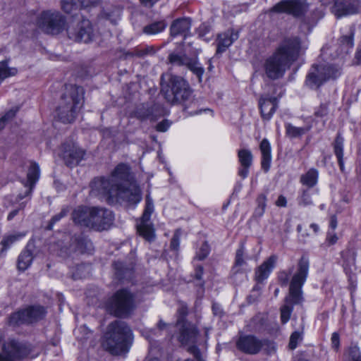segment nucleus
I'll use <instances>...</instances> for the list:
<instances>
[{"label": "nucleus", "mask_w": 361, "mask_h": 361, "mask_svg": "<svg viewBox=\"0 0 361 361\" xmlns=\"http://www.w3.org/2000/svg\"><path fill=\"white\" fill-rule=\"evenodd\" d=\"M92 195L104 196L109 204L124 201L137 204L142 200L141 190L137 184L132 181L130 168L119 164L108 178H97L91 183Z\"/></svg>", "instance_id": "obj_1"}, {"label": "nucleus", "mask_w": 361, "mask_h": 361, "mask_svg": "<svg viewBox=\"0 0 361 361\" xmlns=\"http://www.w3.org/2000/svg\"><path fill=\"white\" fill-rule=\"evenodd\" d=\"M307 44L298 36L286 37L274 53L264 61L263 68L266 76L271 80L282 78L286 71L296 61Z\"/></svg>", "instance_id": "obj_2"}, {"label": "nucleus", "mask_w": 361, "mask_h": 361, "mask_svg": "<svg viewBox=\"0 0 361 361\" xmlns=\"http://www.w3.org/2000/svg\"><path fill=\"white\" fill-rule=\"evenodd\" d=\"M308 271L309 261L305 257H302L298 262L297 271L290 280L285 303L281 307V321L283 324L290 319L293 305H300L303 301L302 288L307 279Z\"/></svg>", "instance_id": "obj_3"}, {"label": "nucleus", "mask_w": 361, "mask_h": 361, "mask_svg": "<svg viewBox=\"0 0 361 361\" xmlns=\"http://www.w3.org/2000/svg\"><path fill=\"white\" fill-rule=\"evenodd\" d=\"M133 340V334L128 325L123 321L111 322L104 336L102 346L114 355H122L128 353Z\"/></svg>", "instance_id": "obj_4"}, {"label": "nucleus", "mask_w": 361, "mask_h": 361, "mask_svg": "<svg viewBox=\"0 0 361 361\" xmlns=\"http://www.w3.org/2000/svg\"><path fill=\"white\" fill-rule=\"evenodd\" d=\"M85 91L80 86L69 85L66 87L60 104L56 109L57 116L63 123H72L84 104Z\"/></svg>", "instance_id": "obj_5"}, {"label": "nucleus", "mask_w": 361, "mask_h": 361, "mask_svg": "<svg viewBox=\"0 0 361 361\" xmlns=\"http://www.w3.org/2000/svg\"><path fill=\"white\" fill-rule=\"evenodd\" d=\"M105 307L116 317H128L136 307V295L129 288H120L106 300Z\"/></svg>", "instance_id": "obj_6"}, {"label": "nucleus", "mask_w": 361, "mask_h": 361, "mask_svg": "<svg viewBox=\"0 0 361 361\" xmlns=\"http://www.w3.org/2000/svg\"><path fill=\"white\" fill-rule=\"evenodd\" d=\"M161 92L165 99L172 104L188 100L192 92L188 82L175 75H171L167 81L161 82Z\"/></svg>", "instance_id": "obj_7"}, {"label": "nucleus", "mask_w": 361, "mask_h": 361, "mask_svg": "<svg viewBox=\"0 0 361 361\" xmlns=\"http://www.w3.org/2000/svg\"><path fill=\"white\" fill-rule=\"evenodd\" d=\"M341 74V68L333 64L313 65L307 75L306 85L317 88L329 79H336Z\"/></svg>", "instance_id": "obj_8"}, {"label": "nucleus", "mask_w": 361, "mask_h": 361, "mask_svg": "<svg viewBox=\"0 0 361 361\" xmlns=\"http://www.w3.org/2000/svg\"><path fill=\"white\" fill-rule=\"evenodd\" d=\"M68 37L75 42L89 43L93 41L97 31L86 18L71 22L66 29Z\"/></svg>", "instance_id": "obj_9"}, {"label": "nucleus", "mask_w": 361, "mask_h": 361, "mask_svg": "<svg viewBox=\"0 0 361 361\" xmlns=\"http://www.w3.org/2000/svg\"><path fill=\"white\" fill-rule=\"evenodd\" d=\"M37 24L44 32L56 35L64 29L66 19L58 11H44L37 20Z\"/></svg>", "instance_id": "obj_10"}, {"label": "nucleus", "mask_w": 361, "mask_h": 361, "mask_svg": "<svg viewBox=\"0 0 361 361\" xmlns=\"http://www.w3.org/2000/svg\"><path fill=\"white\" fill-rule=\"evenodd\" d=\"M45 314L46 310L44 307L31 306L11 314L8 318V324L13 326L31 324L42 319Z\"/></svg>", "instance_id": "obj_11"}, {"label": "nucleus", "mask_w": 361, "mask_h": 361, "mask_svg": "<svg viewBox=\"0 0 361 361\" xmlns=\"http://www.w3.org/2000/svg\"><path fill=\"white\" fill-rule=\"evenodd\" d=\"M309 4L306 0H281L269 10V13H286L295 18L303 16L308 11Z\"/></svg>", "instance_id": "obj_12"}, {"label": "nucleus", "mask_w": 361, "mask_h": 361, "mask_svg": "<svg viewBox=\"0 0 361 361\" xmlns=\"http://www.w3.org/2000/svg\"><path fill=\"white\" fill-rule=\"evenodd\" d=\"M154 212L152 199L147 195L146 196V205L144 212L140 218V223L137 224L139 234L147 241H152L155 238L154 229L150 222V217Z\"/></svg>", "instance_id": "obj_13"}, {"label": "nucleus", "mask_w": 361, "mask_h": 361, "mask_svg": "<svg viewBox=\"0 0 361 361\" xmlns=\"http://www.w3.org/2000/svg\"><path fill=\"white\" fill-rule=\"evenodd\" d=\"M170 63L176 66H184L195 75L199 82L202 81L204 69L200 63L197 56L189 57L186 54L172 53L168 57Z\"/></svg>", "instance_id": "obj_14"}, {"label": "nucleus", "mask_w": 361, "mask_h": 361, "mask_svg": "<svg viewBox=\"0 0 361 361\" xmlns=\"http://www.w3.org/2000/svg\"><path fill=\"white\" fill-rule=\"evenodd\" d=\"M236 348L241 352L255 355L258 353L264 345H269L270 341L267 339H259L252 335H241L236 341Z\"/></svg>", "instance_id": "obj_15"}, {"label": "nucleus", "mask_w": 361, "mask_h": 361, "mask_svg": "<svg viewBox=\"0 0 361 361\" xmlns=\"http://www.w3.org/2000/svg\"><path fill=\"white\" fill-rule=\"evenodd\" d=\"M114 221L112 212L102 207H91V228L96 231L107 230Z\"/></svg>", "instance_id": "obj_16"}, {"label": "nucleus", "mask_w": 361, "mask_h": 361, "mask_svg": "<svg viewBox=\"0 0 361 361\" xmlns=\"http://www.w3.org/2000/svg\"><path fill=\"white\" fill-rule=\"evenodd\" d=\"M361 11L360 0H335L331 12L339 18L343 16L356 14Z\"/></svg>", "instance_id": "obj_17"}, {"label": "nucleus", "mask_w": 361, "mask_h": 361, "mask_svg": "<svg viewBox=\"0 0 361 361\" xmlns=\"http://www.w3.org/2000/svg\"><path fill=\"white\" fill-rule=\"evenodd\" d=\"M279 106V98L263 94L259 99L261 116L264 120L269 121Z\"/></svg>", "instance_id": "obj_18"}, {"label": "nucleus", "mask_w": 361, "mask_h": 361, "mask_svg": "<svg viewBox=\"0 0 361 361\" xmlns=\"http://www.w3.org/2000/svg\"><path fill=\"white\" fill-rule=\"evenodd\" d=\"M176 326L179 329L178 341L182 344L195 342L198 331L192 324L186 320L178 319Z\"/></svg>", "instance_id": "obj_19"}, {"label": "nucleus", "mask_w": 361, "mask_h": 361, "mask_svg": "<svg viewBox=\"0 0 361 361\" xmlns=\"http://www.w3.org/2000/svg\"><path fill=\"white\" fill-rule=\"evenodd\" d=\"M85 151L77 145H64L63 151V159L66 166L73 167L79 164L83 159Z\"/></svg>", "instance_id": "obj_20"}, {"label": "nucleus", "mask_w": 361, "mask_h": 361, "mask_svg": "<svg viewBox=\"0 0 361 361\" xmlns=\"http://www.w3.org/2000/svg\"><path fill=\"white\" fill-rule=\"evenodd\" d=\"M276 260L277 257L271 255L256 269L255 277L258 283H262L268 278L275 267Z\"/></svg>", "instance_id": "obj_21"}, {"label": "nucleus", "mask_w": 361, "mask_h": 361, "mask_svg": "<svg viewBox=\"0 0 361 361\" xmlns=\"http://www.w3.org/2000/svg\"><path fill=\"white\" fill-rule=\"evenodd\" d=\"M238 32L234 30H228L219 34L217 38L216 53L221 54L228 48L234 41L238 38Z\"/></svg>", "instance_id": "obj_22"}, {"label": "nucleus", "mask_w": 361, "mask_h": 361, "mask_svg": "<svg viewBox=\"0 0 361 361\" xmlns=\"http://www.w3.org/2000/svg\"><path fill=\"white\" fill-rule=\"evenodd\" d=\"M72 219L75 224H79L81 226L90 228L91 208L78 207L73 210L72 213Z\"/></svg>", "instance_id": "obj_23"}, {"label": "nucleus", "mask_w": 361, "mask_h": 361, "mask_svg": "<svg viewBox=\"0 0 361 361\" xmlns=\"http://www.w3.org/2000/svg\"><path fill=\"white\" fill-rule=\"evenodd\" d=\"M191 21L188 18H182L175 20L170 27L171 35L176 37L182 35L185 37L190 32Z\"/></svg>", "instance_id": "obj_24"}, {"label": "nucleus", "mask_w": 361, "mask_h": 361, "mask_svg": "<svg viewBox=\"0 0 361 361\" xmlns=\"http://www.w3.org/2000/svg\"><path fill=\"white\" fill-rule=\"evenodd\" d=\"M259 149L262 154L261 166L265 172H267L271 162V145L267 139L264 138L262 140Z\"/></svg>", "instance_id": "obj_25"}, {"label": "nucleus", "mask_w": 361, "mask_h": 361, "mask_svg": "<svg viewBox=\"0 0 361 361\" xmlns=\"http://www.w3.org/2000/svg\"><path fill=\"white\" fill-rule=\"evenodd\" d=\"M319 171L316 169H310L300 176V183L308 188H313L317 184Z\"/></svg>", "instance_id": "obj_26"}, {"label": "nucleus", "mask_w": 361, "mask_h": 361, "mask_svg": "<svg viewBox=\"0 0 361 361\" xmlns=\"http://www.w3.org/2000/svg\"><path fill=\"white\" fill-rule=\"evenodd\" d=\"M33 255L30 250L25 249L21 252L17 261V267L20 271H25L31 265Z\"/></svg>", "instance_id": "obj_27"}, {"label": "nucleus", "mask_w": 361, "mask_h": 361, "mask_svg": "<svg viewBox=\"0 0 361 361\" xmlns=\"http://www.w3.org/2000/svg\"><path fill=\"white\" fill-rule=\"evenodd\" d=\"M343 142L344 139L341 135L340 133H338L335 142L334 143V154L338 159V162L341 169L343 171L344 168V162H343Z\"/></svg>", "instance_id": "obj_28"}, {"label": "nucleus", "mask_w": 361, "mask_h": 361, "mask_svg": "<svg viewBox=\"0 0 361 361\" xmlns=\"http://www.w3.org/2000/svg\"><path fill=\"white\" fill-rule=\"evenodd\" d=\"M39 165L35 162H32L27 171V180L23 181V183L35 188V183L39 178Z\"/></svg>", "instance_id": "obj_29"}, {"label": "nucleus", "mask_w": 361, "mask_h": 361, "mask_svg": "<svg viewBox=\"0 0 361 361\" xmlns=\"http://www.w3.org/2000/svg\"><path fill=\"white\" fill-rule=\"evenodd\" d=\"M121 16V9L116 6H110L104 8L102 17L109 20L112 24H116Z\"/></svg>", "instance_id": "obj_30"}, {"label": "nucleus", "mask_w": 361, "mask_h": 361, "mask_svg": "<svg viewBox=\"0 0 361 361\" xmlns=\"http://www.w3.org/2000/svg\"><path fill=\"white\" fill-rule=\"evenodd\" d=\"M166 26L167 23L164 20L156 21L145 25L142 31L145 34L148 35H157L164 31Z\"/></svg>", "instance_id": "obj_31"}, {"label": "nucleus", "mask_w": 361, "mask_h": 361, "mask_svg": "<svg viewBox=\"0 0 361 361\" xmlns=\"http://www.w3.org/2000/svg\"><path fill=\"white\" fill-rule=\"evenodd\" d=\"M116 270L115 274L120 281H129L133 276V271L131 269L124 267L122 262L114 263Z\"/></svg>", "instance_id": "obj_32"}, {"label": "nucleus", "mask_w": 361, "mask_h": 361, "mask_svg": "<svg viewBox=\"0 0 361 361\" xmlns=\"http://www.w3.org/2000/svg\"><path fill=\"white\" fill-rule=\"evenodd\" d=\"M61 6L65 13L73 16L77 15L78 12L82 8L77 0H62Z\"/></svg>", "instance_id": "obj_33"}, {"label": "nucleus", "mask_w": 361, "mask_h": 361, "mask_svg": "<svg viewBox=\"0 0 361 361\" xmlns=\"http://www.w3.org/2000/svg\"><path fill=\"white\" fill-rule=\"evenodd\" d=\"M23 236L24 234L22 233L4 236L0 243V255H4L16 241Z\"/></svg>", "instance_id": "obj_34"}, {"label": "nucleus", "mask_w": 361, "mask_h": 361, "mask_svg": "<svg viewBox=\"0 0 361 361\" xmlns=\"http://www.w3.org/2000/svg\"><path fill=\"white\" fill-rule=\"evenodd\" d=\"M17 73L18 70L16 68L8 66V60L0 61V84L6 78L14 76Z\"/></svg>", "instance_id": "obj_35"}, {"label": "nucleus", "mask_w": 361, "mask_h": 361, "mask_svg": "<svg viewBox=\"0 0 361 361\" xmlns=\"http://www.w3.org/2000/svg\"><path fill=\"white\" fill-rule=\"evenodd\" d=\"M311 128V126L305 127H295L290 123L286 125V130L287 135L292 137L295 138L302 136L308 132Z\"/></svg>", "instance_id": "obj_36"}, {"label": "nucleus", "mask_w": 361, "mask_h": 361, "mask_svg": "<svg viewBox=\"0 0 361 361\" xmlns=\"http://www.w3.org/2000/svg\"><path fill=\"white\" fill-rule=\"evenodd\" d=\"M238 157L240 166L250 167L252 164L253 156L249 149H242L238 152Z\"/></svg>", "instance_id": "obj_37"}, {"label": "nucleus", "mask_w": 361, "mask_h": 361, "mask_svg": "<svg viewBox=\"0 0 361 361\" xmlns=\"http://www.w3.org/2000/svg\"><path fill=\"white\" fill-rule=\"evenodd\" d=\"M353 36L354 30L350 27L349 33L341 37L340 43L344 52L348 53L349 49L353 47Z\"/></svg>", "instance_id": "obj_38"}, {"label": "nucleus", "mask_w": 361, "mask_h": 361, "mask_svg": "<svg viewBox=\"0 0 361 361\" xmlns=\"http://www.w3.org/2000/svg\"><path fill=\"white\" fill-rule=\"evenodd\" d=\"M152 112L150 109L144 105L139 106L137 109L130 113V117H135L140 121H145L149 118Z\"/></svg>", "instance_id": "obj_39"}, {"label": "nucleus", "mask_w": 361, "mask_h": 361, "mask_svg": "<svg viewBox=\"0 0 361 361\" xmlns=\"http://www.w3.org/2000/svg\"><path fill=\"white\" fill-rule=\"evenodd\" d=\"M167 327L168 324L164 323L162 320H160L157 324V328L146 331L145 336L151 343L152 340L157 337L160 334V332Z\"/></svg>", "instance_id": "obj_40"}, {"label": "nucleus", "mask_w": 361, "mask_h": 361, "mask_svg": "<svg viewBox=\"0 0 361 361\" xmlns=\"http://www.w3.org/2000/svg\"><path fill=\"white\" fill-rule=\"evenodd\" d=\"M297 201L298 205L303 207L313 204L310 192L307 189H303L301 191L300 195L297 197Z\"/></svg>", "instance_id": "obj_41"}, {"label": "nucleus", "mask_w": 361, "mask_h": 361, "mask_svg": "<svg viewBox=\"0 0 361 361\" xmlns=\"http://www.w3.org/2000/svg\"><path fill=\"white\" fill-rule=\"evenodd\" d=\"M245 264V245L244 243H241L238 249L235 252V264L233 269H237Z\"/></svg>", "instance_id": "obj_42"}, {"label": "nucleus", "mask_w": 361, "mask_h": 361, "mask_svg": "<svg viewBox=\"0 0 361 361\" xmlns=\"http://www.w3.org/2000/svg\"><path fill=\"white\" fill-rule=\"evenodd\" d=\"M18 111V107H14L8 111L5 115L0 118V131L5 127L6 123L13 119Z\"/></svg>", "instance_id": "obj_43"}, {"label": "nucleus", "mask_w": 361, "mask_h": 361, "mask_svg": "<svg viewBox=\"0 0 361 361\" xmlns=\"http://www.w3.org/2000/svg\"><path fill=\"white\" fill-rule=\"evenodd\" d=\"M329 113V105L327 103L321 104L315 108L314 115L317 118H324Z\"/></svg>", "instance_id": "obj_44"}, {"label": "nucleus", "mask_w": 361, "mask_h": 361, "mask_svg": "<svg viewBox=\"0 0 361 361\" xmlns=\"http://www.w3.org/2000/svg\"><path fill=\"white\" fill-rule=\"evenodd\" d=\"M302 339V335L301 332L299 331H294L290 337V341L288 346L291 350L295 349L298 343L300 342Z\"/></svg>", "instance_id": "obj_45"}, {"label": "nucleus", "mask_w": 361, "mask_h": 361, "mask_svg": "<svg viewBox=\"0 0 361 361\" xmlns=\"http://www.w3.org/2000/svg\"><path fill=\"white\" fill-rule=\"evenodd\" d=\"M68 212H69L68 207H63L61 209V211L60 212V213H59L58 214H56L55 216H54L51 218V219L50 220L49 224V228L51 229L54 224H55L56 222H58L63 217L66 216Z\"/></svg>", "instance_id": "obj_46"}, {"label": "nucleus", "mask_w": 361, "mask_h": 361, "mask_svg": "<svg viewBox=\"0 0 361 361\" xmlns=\"http://www.w3.org/2000/svg\"><path fill=\"white\" fill-rule=\"evenodd\" d=\"M181 235V231L180 229H177L171 240L170 247L173 250H178L180 245V238Z\"/></svg>", "instance_id": "obj_47"}, {"label": "nucleus", "mask_w": 361, "mask_h": 361, "mask_svg": "<svg viewBox=\"0 0 361 361\" xmlns=\"http://www.w3.org/2000/svg\"><path fill=\"white\" fill-rule=\"evenodd\" d=\"M209 245H208L207 243L204 242L202 244L201 247H200V250L197 253V257L200 260H202L207 257V255L209 253Z\"/></svg>", "instance_id": "obj_48"}, {"label": "nucleus", "mask_w": 361, "mask_h": 361, "mask_svg": "<svg viewBox=\"0 0 361 361\" xmlns=\"http://www.w3.org/2000/svg\"><path fill=\"white\" fill-rule=\"evenodd\" d=\"M349 359L350 361H361V355L357 347L354 346L349 349Z\"/></svg>", "instance_id": "obj_49"}, {"label": "nucleus", "mask_w": 361, "mask_h": 361, "mask_svg": "<svg viewBox=\"0 0 361 361\" xmlns=\"http://www.w3.org/2000/svg\"><path fill=\"white\" fill-rule=\"evenodd\" d=\"M266 197L264 195H260L257 197V201L258 204V208L257 210L258 211L259 215H262L264 212V209L266 207Z\"/></svg>", "instance_id": "obj_50"}, {"label": "nucleus", "mask_w": 361, "mask_h": 361, "mask_svg": "<svg viewBox=\"0 0 361 361\" xmlns=\"http://www.w3.org/2000/svg\"><path fill=\"white\" fill-rule=\"evenodd\" d=\"M23 184L24 185L26 190L24 192H20L18 195V196L16 197L17 202H19V201L22 200L23 199H24L25 197L31 195V193L34 189V187H32L31 185H26L25 183H23Z\"/></svg>", "instance_id": "obj_51"}, {"label": "nucleus", "mask_w": 361, "mask_h": 361, "mask_svg": "<svg viewBox=\"0 0 361 361\" xmlns=\"http://www.w3.org/2000/svg\"><path fill=\"white\" fill-rule=\"evenodd\" d=\"M170 126L171 123L168 120H164L157 125L156 129L159 132H166Z\"/></svg>", "instance_id": "obj_52"}, {"label": "nucleus", "mask_w": 361, "mask_h": 361, "mask_svg": "<svg viewBox=\"0 0 361 361\" xmlns=\"http://www.w3.org/2000/svg\"><path fill=\"white\" fill-rule=\"evenodd\" d=\"M25 207V203L21 202L18 209L12 210L7 216V220L11 221L19 212L20 210L24 209Z\"/></svg>", "instance_id": "obj_53"}, {"label": "nucleus", "mask_w": 361, "mask_h": 361, "mask_svg": "<svg viewBox=\"0 0 361 361\" xmlns=\"http://www.w3.org/2000/svg\"><path fill=\"white\" fill-rule=\"evenodd\" d=\"M289 275L290 273H288L285 271L279 273V280L282 286H286L289 281Z\"/></svg>", "instance_id": "obj_54"}, {"label": "nucleus", "mask_w": 361, "mask_h": 361, "mask_svg": "<svg viewBox=\"0 0 361 361\" xmlns=\"http://www.w3.org/2000/svg\"><path fill=\"white\" fill-rule=\"evenodd\" d=\"M331 344H332V347L337 350L339 347V335L338 334L334 332L332 334V336H331Z\"/></svg>", "instance_id": "obj_55"}, {"label": "nucleus", "mask_w": 361, "mask_h": 361, "mask_svg": "<svg viewBox=\"0 0 361 361\" xmlns=\"http://www.w3.org/2000/svg\"><path fill=\"white\" fill-rule=\"evenodd\" d=\"M249 169L250 167L241 166V167L238 169V175L241 178H245L249 173Z\"/></svg>", "instance_id": "obj_56"}, {"label": "nucleus", "mask_w": 361, "mask_h": 361, "mask_svg": "<svg viewBox=\"0 0 361 361\" xmlns=\"http://www.w3.org/2000/svg\"><path fill=\"white\" fill-rule=\"evenodd\" d=\"M276 204L278 207H286V204H287L286 198L283 195L279 196V197L276 202Z\"/></svg>", "instance_id": "obj_57"}, {"label": "nucleus", "mask_w": 361, "mask_h": 361, "mask_svg": "<svg viewBox=\"0 0 361 361\" xmlns=\"http://www.w3.org/2000/svg\"><path fill=\"white\" fill-rule=\"evenodd\" d=\"M212 311H213L214 314H215L216 316H219V317H221L223 313L221 306L216 303L213 304V305H212Z\"/></svg>", "instance_id": "obj_58"}, {"label": "nucleus", "mask_w": 361, "mask_h": 361, "mask_svg": "<svg viewBox=\"0 0 361 361\" xmlns=\"http://www.w3.org/2000/svg\"><path fill=\"white\" fill-rule=\"evenodd\" d=\"M189 350H190V352L192 354H193V355L195 356V357L197 360H198L199 361H201L200 360V350H198V348L196 346H191L189 348Z\"/></svg>", "instance_id": "obj_59"}, {"label": "nucleus", "mask_w": 361, "mask_h": 361, "mask_svg": "<svg viewBox=\"0 0 361 361\" xmlns=\"http://www.w3.org/2000/svg\"><path fill=\"white\" fill-rule=\"evenodd\" d=\"M178 314H180V318L178 319H184V317L188 314V308L186 306H181L178 309Z\"/></svg>", "instance_id": "obj_60"}, {"label": "nucleus", "mask_w": 361, "mask_h": 361, "mask_svg": "<svg viewBox=\"0 0 361 361\" xmlns=\"http://www.w3.org/2000/svg\"><path fill=\"white\" fill-rule=\"evenodd\" d=\"M327 239L331 244H334L338 240V237L335 233L332 235L329 233Z\"/></svg>", "instance_id": "obj_61"}, {"label": "nucleus", "mask_w": 361, "mask_h": 361, "mask_svg": "<svg viewBox=\"0 0 361 361\" xmlns=\"http://www.w3.org/2000/svg\"><path fill=\"white\" fill-rule=\"evenodd\" d=\"M330 226L332 229H335L337 226V220L335 216H332L330 221Z\"/></svg>", "instance_id": "obj_62"}, {"label": "nucleus", "mask_w": 361, "mask_h": 361, "mask_svg": "<svg viewBox=\"0 0 361 361\" xmlns=\"http://www.w3.org/2000/svg\"><path fill=\"white\" fill-rule=\"evenodd\" d=\"M203 274V268L200 267L197 270V273H196V278L197 279H200L201 277H202V275Z\"/></svg>", "instance_id": "obj_63"}, {"label": "nucleus", "mask_w": 361, "mask_h": 361, "mask_svg": "<svg viewBox=\"0 0 361 361\" xmlns=\"http://www.w3.org/2000/svg\"><path fill=\"white\" fill-rule=\"evenodd\" d=\"M356 59L361 63V49L358 50L356 53Z\"/></svg>", "instance_id": "obj_64"}]
</instances>
